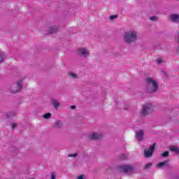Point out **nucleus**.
I'll return each mask as SVG.
<instances>
[{
	"mask_svg": "<svg viewBox=\"0 0 179 179\" xmlns=\"http://www.w3.org/2000/svg\"><path fill=\"white\" fill-rule=\"evenodd\" d=\"M118 17V15H110V20H114L115 19H117Z\"/></svg>",
	"mask_w": 179,
	"mask_h": 179,
	"instance_id": "obj_25",
	"label": "nucleus"
},
{
	"mask_svg": "<svg viewBox=\"0 0 179 179\" xmlns=\"http://www.w3.org/2000/svg\"><path fill=\"white\" fill-rule=\"evenodd\" d=\"M157 64H158L159 65H160V64H162V62H163V60H162V59H158V60L157 61Z\"/></svg>",
	"mask_w": 179,
	"mask_h": 179,
	"instance_id": "obj_30",
	"label": "nucleus"
},
{
	"mask_svg": "<svg viewBox=\"0 0 179 179\" xmlns=\"http://www.w3.org/2000/svg\"><path fill=\"white\" fill-rule=\"evenodd\" d=\"M15 115H16V113H15V111L8 112L7 113V118H13Z\"/></svg>",
	"mask_w": 179,
	"mask_h": 179,
	"instance_id": "obj_14",
	"label": "nucleus"
},
{
	"mask_svg": "<svg viewBox=\"0 0 179 179\" xmlns=\"http://www.w3.org/2000/svg\"><path fill=\"white\" fill-rule=\"evenodd\" d=\"M102 136H103L101 134L93 133L92 134H90L88 136V138H89V139L94 141L96 139H101Z\"/></svg>",
	"mask_w": 179,
	"mask_h": 179,
	"instance_id": "obj_8",
	"label": "nucleus"
},
{
	"mask_svg": "<svg viewBox=\"0 0 179 179\" xmlns=\"http://www.w3.org/2000/svg\"><path fill=\"white\" fill-rule=\"evenodd\" d=\"M69 157H78V153H75V154H69L68 155Z\"/></svg>",
	"mask_w": 179,
	"mask_h": 179,
	"instance_id": "obj_24",
	"label": "nucleus"
},
{
	"mask_svg": "<svg viewBox=\"0 0 179 179\" xmlns=\"http://www.w3.org/2000/svg\"><path fill=\"white\" fill-rule=\"evenodd\" d=\"M150 20H152V22H155V20H157V17L156 16L150 17Z\"/></svg>",
	"mask_w": 179,
	"mask_h": 179,
	"instance_id": "obj_26",
	"label": "nucleus"
},
{
	"mask_svg": "<svg viewBox=\"0 0 179 179\" xmlns=\"http://www.w3.org/2000/svg\"><path fill=\"white\" fill-rule=\"evenodd\" d=\"M156 149V144L151 145L148 150H144V156L146 158L151 157L153 155V152Z\"/></svg>",
	"mask_w": 179,
	"mask_h": 179,
	"instance_id": "obj_5",
	"label": "nucleus"
},
{
	"mask_svg": "<svg viewBox=\"0 0 179 179\" xmlns=\"http://www.w3.org/2000/svg\"><path fill=\"white\" fill-rule=\"evenodd\" d=\"M169 162H170L169 159H166V161L162 162H159L157 164V167H159V169L162 167H165L166 169H170V164H169Z\"/></svg>",
	"mask_w": 179,
	"mask_h": 179,
	"instance_id": "obj_9",
	"label": "nucleus"
},
{
	"mask_svg": "<svg viewBox=\"0 0 179 179\" xmlns=\"http://www.w3.org/2000/svg\"><path fill=\"white\" fill-rule=\"evenodd\" d=\"M59 31V27L57 25L52 26L49 29V34H52L54 33H57V31Z\"/></svg>",
	"mask_w": 179,
	"mask_h": 179,
	"instance_id": "obj_12",
	"label": "nucleus"
},
{
	"mask_svg": "<svg viewBox=\"0 0 179 179\" xmlns=\"http://www.w3.org/2000/svg\"><path fill=\"white\" fill-rule=\"evenodd\" d=\"M117 169L120 173H132V171L135 170V168H134L132 165L126 164V165L119 166L117 167Z\"/></svg>",
	"mask_w": 179,
	"mask_h": 179,
	"instance_id": "obj_4",
	"label": "nucleus"
},
{
	"mask_svg": "<svg viewBox=\"0 0 179 179\" xmlns=\"http://www.w3.org/2000/svg\"><path fill=\"white\" fill-rule=\"evenodd\" d=\"M50 176H51L50 179H56L57 178V176H55V172H51Z\"/></svg>",
	"mask_w": 179,
	"mask_h": 179,
	"instance_id": "obj_23",
	"label": "nucleus"
},
{
	"mask_svg": "<svg viewBox=\"0 0 179 179\" xmlns=\"http://www.w3.org/2000/svg\"><path fill=\"white\" fill-rule=\"evenodd\" d=\"M52 104L55 108H58L59 106H61L59 102H58V101H57L55 99H52Z\"/></svg>",
	"mask_w": 179,
	"mask_h": 179,
	"instance_id": "obj_13",
	"label": "nucleus"
},
{
	"mask_svg": "<svg viewBox=\"0 0 179 179\" xmlns=\"http://www.w3.org/2000/svg\"><path fill=\"white\" fill-rule=\"evenodd\" d=\"M171 152H174L175 153H177L178 155H179V148L177 147H172L171 148Z\"/></svg>",
	"mask_w": 179,
	"mask_h": 179,
	"instance_id": "obj_16",
	"label": "nucleus"
},
{
	"mask_svg": "<svg viewBox=\"0 0 179 179\" xmlns=\"http://www.w3.org/2000/svg\"><path fill=\"white\" fill-rule=\"evenodd\" d=\"M77 179H85V176L84 175H80L79 176Z\"/></svg>",
	"mask_w": 179,
	"mask_h": 179,
	"instance_id": "obj_27",
	"label": "nucleus"
},
{
	"mask_svg": "<svg viewBox=\"0 0 179 179\" xmlns=\"http://www.w3.org/2000/svg\"><path fill=\"white\" fill-rule=\"evenodd\" d=\"M127 155L122 154L120 157V160H127Z\"/></svg>",
	"mask_w": 179,
	"mask_h": 179,
	"instance_id": "obj_20",
	"label": "nucleus"
},
{
	"mask_svg": "<svg viewBox=\"0 0 179 179\" xmlns=\"http://www.w3.org/2000/svg\"><path fill=\"white\" fill-rule=\"evenodd\" d=\"M155 109V106L152 103H146L143 105L141 111L140 112V115L142 117H146L149 115V114H152L153 113V110Z\"/></svg>",
	"mask_w": 179,
	"mask_h": 179,
	"instance_id": "obj_3",
	"label": "nucleus"
},
{
	"mask_svg": "<svg viewBox=\"0 0 179 179\" xmlns=\"http://www.w3.org/2000/svg\"><path fill=\"white\" fill-rule=\"evenodd\" d=\"M145 81L148 93H156L157 92V89H159V84L157 82L150 77L145 78Z\"/></svg>",
	"mask_w": 179,
	"mask_h": 179,
	"instance_id": "obj_1",
	"label": "nucleus"
},
{
	"mask_svg": "<svg viewBox=\"0 0 179 179\" xmlns=\"http://www.w3.org/2000/svg\"><path fill=\"white\" fill-rule=\"evenodd\" d=\"M164 75H165V76H167V73L165 72V73H164Z\"/></svg>",
	"mask_w": 179,
	"mask_h": 179,
	"instance_id": "obj_32",
	"label": "nucleus"
},
{
	"mask_svg": "<svg viewBox=\"0 0 179 179\" xmlns=\"http://www.w3.org/2000/svg\"><path fill=\"white\" fill-rule=\"evenodd\" d=\"M170 20L173 23H179V14H172L170 15Z\"/></svg>",
	"mask_w": 179,
	"mask_h": 179,
	"instance_id": "obj_10",
	"label": "nucleus"
},
{
	"mask_svg": "<svg viewBox=\"0 0 179 179\" xmlns=\"http://www.w3.org/2000/svg\"><path fill=\"white\" fill-rule=\"evenodd\" d=\"M15 86H16V85L13 86V87L10 89V92H12V89H13L15 87Z\"/></svg>",
	"mask_w": 179,
	"mask_h": 179,
	"instance_id": "obj_31",
	"label": "nucleus"
},
{
	"mask_svg": "<svg viewBox=\"0 0 179 179\" xmlns=\"http://www.w3.org/2000/svg\"><path fill=\"white\" fill-rule=\"evenodd\" d=\"M162 157H169V151H165L161 155Z\"/></svg>",
	"mask_w": 179,
	"mask_h": 179,
	"instance_id": "obj_19",
	"label": "nucleus"
},
{
	"mask_svg": "<svg viewBox=\"0 0 179 179\" xmlns=\"http://www.w3.org/2000/svg\"><path fill=\"white\" fill-rule=\"evenodd\" d=\"M77 54L78 55H82L84 58L89 57V51H87V49L85 48H78L77 50Z\"/></svg>",
	"mask_w": 179,
	"mask_h": 179,
	"instance_id": "obj_6",
	"label": "nucleus"
},
{
	"mask_svg": "<svg viewBox=\"0 0 179 179\" xmlns=\"http://www.w3.org/2000/svg\"><path fill=\"white\" fill-rule=\"evenodd\" d=\"M51 117V113H48L43 115L44 120H50V117Z\"/></svg>",
	"mask_w": 179,
	"mask_h": 179,
	"instance_id": "obj_18",
	"label": "nucleus"
},
{
	"mask_svg": "<svg viewBox=\"0 0 179 179\" xmlns=\"http://www.w3.org/2000/svg\"><path fill=\"white\" fill-rule=\"evenodd\" d=\"M124 43L127 44H132V43H136L138 40V34L136 31H127L124 34Z\"/></svg>",
	"mask_w": 179,
	"mask_h": 179,
	"instance_id": "obj_2",
	"label": "nucleus"
},
{
	"mask_svg": "<svg viewBox=\"0 0 179 179\" xmlns=\"http://www.w3.org/2000/svg\"><path fill=\"white\" fill-rule=\"evenodd\" d=\"M16 127H17V124L16 123H13V124H12L13 129H15V128H16Z\"/></svg>",
	"mask_w": 179,
	"mask_h": 179,
	"instance_id": "obj_28",
	"label": "nucleus"
},
{
	"mask_svg": "<svg viewBox=\"0 0 179 179\" xmlns=\"http://www.w3.org/2000/svg\"><path fill=\"white\" fill-rule=\"evenodd\" d=\"M5 59V56L2 53H0V64L1 62H3V60Z\"/></svg>",
	"mask_w": 179,
	"mask_h": 179,
	"instance_id": "obj_21",
	"label": "nucleus"
},
{
	"mask_svg": "<svg viewBox=\"0 0 179 179\" xmlns=\"http://www.w3.org/2000/svg\"><path fill=\"white\" fill-rule=\"evenodd\" d=\"M152 166H153V164H152V162H149V163H148L147 164H145V166H144V170H148V169H150V167Z\"/></svg>",
	"mask_w": 179,
	"mask_h": 179,
	"instance_id": "obj_17",
	"label": "nucleus"
},
{
	"mask_svg": "<svg viewBox=\"0 0 179 179\" xmlns=\"http://www.w3.org/2000/svg\"><path fill=\"white\" fill-rule=\"evenodd\" d=\"M55 128H61L62 127V124L61 123V121H57L54 125Z\"/></svg>",
	"mask_w": 179,
	"mask_h": 179,
	"instance_id": "obj_15",
	"label": "nucleus"
},
{
	"mask_svg": "<svg viewBox=\"0 0 179 179\" xmlns=\"http://www.w3.org/2000/svg\"><path fill=\"white\" fill-rule=\"evenodd\" d=\"M144 136H145V134L143 133V130H138L137 131L136 136H137L138 141L139 142H141L143 140Z\"/></svg>",
	"mask_w": 179,
	"mask_h": 179,
	"instance_id": "obj_11",
	"label": "nucleus"
},
{
	"mask_svg": "<svg viewBox=\"0 0 179 179\" xmlns=\"http://www.w3.org/2000/svg\"><path fill=\"white\" fill-rule=\"evenodd\" d=\"M23 87V81L18 80L17 81V87L15 89H11V93H17L20 92L21 89Z\"/></svg>",
	"mask_w": 179,
	"mask_h": 179,
	"instance_id": "obj_7",
	"label": "nucleus"
},
{
	"mask_svg": "<svg viewBox=\"0 0 179 179\" xmlns=\"http://www.w3.org/2000/svg\"><path fill=\"white\" fill-rule=\"evenodd\" d=\"M70 108H71V110H75V108H76V106L75 105H71V106H70Z\"/></svg>",
	"mask_w": 179,
	"mask_h": 179,
	"instance_id": "obj_29",
	"label": "nucleus"
},
{
	"mask_svg": "<svg viewBox=\"0 0 179 179\" xmlns=\"http://www.w3.org/2000/svg\"><path fill=\"white\" fill-rule=\"evenodd\" d=\"M69 75H70V76H71V78H73V79H77L78 78V75H76L73 73H70Z\"/></svg>",
	"mask_w": 179,
	"mask_h": 179,
	"instance_id": "obj_22",
	"label": "nucleus"
}]
</instances>
